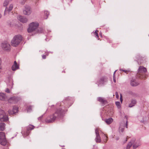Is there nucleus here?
Returning a JSON list of instances; mask_svg holds the SVG:
<instances>
[{"instance_id": "obj_1", "label": "nucleus", "mask_w": 149, "mask_h": 149, "mask_svg": "<svg viewBox=\"0 0 149 149\" xmlns=\"http://www.w3.org/2000/svg\"><path fill=\"white\" fill-rule=\"evenodd\" d=\"M62 111L61 109H57L55 113L48 116L45 119V121L48 123H52L54 122L56 119L59 117L62 114Z\"/></svg>"}, {"instance_id": "obj_2", "label": "nucleus", "mask_w": 149, "mask_h": 149, "mask_svg": "<svg viewBox=\"0 0 149 149\" xmlns=\"http://www.w3.org/2000/svg\"><path fill=\"white\" fill-rule=\"evenodd\" d=\"M22 39V36L19 35L15 36L11 40V45L15 47L19 45Z\"/></svg>"}, {"instance_id": "obj_3", "label": "nucleus", "mask_w": 149, "mask_h": 149, "mask_svg": "<svg viewBox=\"0 0 149 149\" xmlns=\"http://www.w3.org/2000/svg\"><path fill=\"white\" fill-rule=\"evenodd\" d=\"M147 72L146 68L143 66H140L139 68L137 77L140 79H145L146 77V74L144 73Z\"/></svg>"}, {"instance_id": "obj_4", "label": "nucleus", "mask_w": 149, "mask_h": 149, "mask_svg": "<svg viewBox=\"0 0 149 149\" xmlns=\"http://www.w3.org/2000/svg\"><path fill=\"white\" fill-rule=\"evenodd\" d=\"M39 24L37 22H32L29 25V27L27 29L29 33H31L36 30L39 26Z\"/></svg>"}, {"instance_id": "obj_5", "label": "nucleus", "mask_w": 149, "mask_h": 149, "mask_svg": "<svg viewBox=\"0 0 149 149\" xmlns=\"http://www.w3.org/2000/svg\"><path fill=\"white\" fill-rule=\"evenodd\" d=\"M7 143V141L4 133L0 132V144L2 146H5Z\"/></svg>"}, {"instance_id": "obj_6", "label": "nucleus", "mask_w": 149, "mask_h": 149, "mask_svg": "<svg viewBox=\"0 0 149 149\" xmlns=\"http://www.w3.org/2000/svg\"><path fill=\"white\" fill-rule=\"evenodd\" d=\"M8 120V117L4 111H2L0 114V121H6Z\"/></svg>"}, {"instance_id": "obj_7", "label": "nucleus", "mask_w": 149, "mask_h": 149, "mask_svg": "<svg viewBox=\"0 0 149 149\" xmlns=\"http://www.w3.org/2000/svg\"><path fill=\"white\" fill-rule=\"evenodd\" d=\"M2 48L6 51H9L10 49V45L7 42H4L1 44Z\"/></svg>"}, {"instance_id": "obj_8", "label": "nucleus", "mask_w": 149, "mask_h": 149, "mask_svg": "<svg viewBox=\"0 0 149 149\" xmlns=\"http://www.w3.org/2000/svg\"><path fill=\"white\" fill-rule=\"evenodd\" d=\"M31 9L30 7L26 6L23 11V13L25 15H29L31 13Z\"/></svg>"}, {"instance_id": "obj_9", "label": "nucleus", "mask_w": 149, "mask_h": 149, "mask_svg": "<svg viewBox=\"0 0 149 149\" xmlns=\"http://www.w3.org/2000/svg\"><path fill=\"white\" fill-rule=\"evenodd\" d=\"M20 99H21L19 97H13L9 98L8 100V101L9 103H15L19 101Z\"/></svg>"}, {"instance_id": "obj_10", "label": "nucleus", "mask_w": 149, "mask_h": 149, "mask_svg": "<svg viewBox=\"0 0 149 149\" xmlns=\"http://www.w3.org/2000/svg\"><path fill=\"white\" fill-rule=\"evenodd\" d=\"M13 8V5L12 4L10 5L8 7H6L5 11L4 12V15H6L7 13H8L9 12H10L12 10Z\"/></svg>"}, {"instance_id": "obj_11", "label": "nucleus", "mask_w": 149, "mask_h": 149, "mask_svg": "<svg viewBox=\"0 0 149 149\" xmlns=\"http://www.w3.org/2000/svg\"><path fill=\"white\" fill-rule=\"evenodd\" d=\"M132 141L133 147L134 149L136 148L141 145V143L139 141H135V140L134 139H132Z\"/></svg>"}, {"instance_id": "obj_12", "label": "nucleus", "mask_w": 149, "mask_h": 149, "mask_svg": "<svg viewBox=\"0 0 149 149\" xmlns=\"http://www.w3.org/2000/svg\"><path fill=\"white\" fill-rule=\"evenodd\" d=\"M18 111V108L16 106H14L13 107V111L9 110L8 112L9 114L11 115L17 113Z\"/></svg>"}, {"instance_id": "obj_13", "label": "nucleus", "mask_w": 149, "mask_h": 149, "mask_svg": "<svg viewBox=\"0 0 149 149\" xmlns=\"http://www.w3.org/2000/svg\"><path fill=\"white\" fill-rule=\"evenodd\" d=\"M18 19L22 23H26L27 21V19L26 17L21 16H18L17 17Z\"/></svg>"}, {"instance_id": "obj_14", "label": "nucleus", "mask_w": 149, "mask_h": 149, "mask_svg": "<svg viewBox=\"0 0 149 149\" xmlns=\"http://www.w3.org/2000/svg\"><path fill=\"white\" fill-rule=\"evenodd\" d=\"M19 68V66L17 65L16 62L15 61L14 62L13 65L12 67V69L13 71H15Z\"/></svg>"}, {"instance_id": "obj_15", "label": "nucleus", "mask_w": 149, "mask_h": 149, "mask_svg": "<svg viewBox=\"0 0 149 149\" xmlns=\"http://www.w3.org/2000/svg\"><path fill=\"white\" fill-rule=\"evenodd\" d=\"M125 124L124 123H122L120 124L119 129V132L120 133H122L124 130Z\"/></svg>"}, {"instance_id": "obj_16", "label": "nucleus", "mask_w": 149, "mask_h": 149, "mask_svg": "<svg viewBox=\"0 0 149 149\" xmlns=\"http://www.w3.org/2000/svg\"><path fill=\"white\" fill-rule=\"evenodd\" d=\"M102 136L104 143H106L108 140V138L106 134L102 133Z\"/></svg>"}, {"instance_id": "obj_17", "label": "nucleus", "mask_w": 149, "mask_h": 149, "mask_svg": "<svg viewBox=\"0 0 149 149\" xmlns=\"http://www.w3.org/2000/svg\"><path fill=\"white\" fill-rule=\"evenodd\" d=\"M97 100L99 102H101L102 104H105L107 103V101L102 97H98L97 98Z\"/></svg>"}, {"instance_id": "obj_18", "label": "nucleus", "mask_w": 149, "mask_h": 149, "mask_svg": "<svg viewBox=\"0 0 149 149\" xmlns=\"http://www.w3.org/2000/svg\"><path fill=\"white\" fill-rule=\"evenodd\" d=\"M113 121V119L111 118H109L108 119H105V122L108 125L111 124Z\"/></svg>"}, {"instance_id": "obj_19", "label": "nucleus", "mask_w": 149, "mask_h": 149, "mask_svg": "<svg viewBox=\"0 0 149 149\" xmlns=\"http://www.w3.org/2000/svg\"><path fill=\"white\" fill-rule=\"evenodd\" d=\"M5 124L3 123H0V130L3 131L5 129Z\"/></svg>"}, {"instance_id": "obj_20", "label": "nucleus", "mask_w": 149, "mask_h": 149, "mask_svg": "<svg viewBox=\"0 0 149 149\" xmlns=\"http://www.w3.org/2000/svg\"><path fill=\"white\" fill-rule=\"evenodd\" d=\"M136 103V101L135 100H132L131 101V103L129 104V107H130L134 106Z\"/></svg>"}, {"instance_id": "obj_21", "label": "nucleus", "mask_w": 149, "mask_h": 149, "mask_svg": "<svg viewBox=\"0 0 149 149\" xmlns=\"http://www.w3.org/2000/svg\"><path fill=\"white\" fill-rule=\"evenodd\" d=\"M29 133L30 132L29 130H26V132L24 131H22V133L24 137H26L28 136L29 135Z\"/></svg>"}, {"instance_id": "obj_22", "label": "nucleus", "mask_w": 149, "mask_h": 149, "mask_svg": "<svg viewBox=\"0 0 149 149\" xmlns=\"http://www.w3.org/2000/svg\"><path fill=\"white\" fill-rule=\"evenodd\" d=\"M6 97V96L4 94L2 93H0V100H5Z\"/></svg>"}, {"instance_id": "obj_23", "label": "nucleus", "mask_w": 149, "mask_h": 149, "mask_svg": "<svg viewBox=\"0 0 149 149\" xmlns=\"http://www.w3.org/2000/svg\"><path fill=\"white\" fill-rule=\"evenodd\" d=\"M139 84V83L136 82L134 80H131V85L132 86H136Z\"/></svg>"}, {"instance_id": "obj_24", "label": "nucleus", "mask_w": 149, "mask_h": 149, "mask_svg": "<svg viewBox=\"0 0 149 149\" xmlns=\"http://www.w3.org/2000/svg\"><path fill=\"white\" fill-rule=\"evenodd\" d=\"M95 132L96 134V135H100L99 134L100 133V134H101V133H100L101 132H102L101 130L99 128H96L95 130Z\"/></svg>"}, {"instance_id": "obj_25", "label": "nucleus", "mask_w": 149, "mask_h": 149, "mask_svg": "<svg viewBox=\"0 0 149 149\" xmlns=\"http://www.w3.org/2000/svg\"><path fill=\"white\" fill-rule=\"evenodd\" d=\"M107 79L106 78L104 77H102L100 80V83H102L104 82H105L107 81Z\"/></svg>"}, {"instance_id": "obj_26", "label": "nucleus", "mask_w": 149, "mask_h": 149, "mask_svg": "<svg viewBox=\"0 0 149 149\" xmlns=\"http://www.w3.org/2000/svg\"><path fill=\"white\" fill-rule=\"evenodd\" d=\"M95 140L96 142H101V140L100 136V135H96Z\"/></svg>"}, {"instance_id": "obj_27", "label": "nucleus", "mask_w": 149, "mask_h": 149, "mask_svg": "<svg viewBox=\"0 0 149 149\" xmlns=\"http://www.w3.org/2000/svg\"><path fill=\"white\" fill-rule=\"evenodd\" d=\"M132 145V141L128 143L126 147V149H129L131 147Z\"/></svg>"}, {"instance_id": "obj_28", "label": "nucleus", "mask_w": 149, "mask_h": 149, "mask_svg": "<svg viewBox=\"0 0 149 149\" xmlns=\"http://www.w3.org/2000/svg\"><path fill=\"white\" fill-rule=\"evenodd\" d=\"M116 104L118 109H120L121 107L120 104L119 102H116Z\"/></svg>"}, {"instance_id": "obj_29", "label": "nucleus", "mask_w": 149, "mask_h": 149, "mask_svg": "<svg viewBox=\"0 0 149 149\" xmlns=\"http://www.w3.org/2000/svg\"><path fill=\"white\" fill-rule=\"evenodd\" d=\"M44 14L45 15V18L47 19L48 17V16L49 15V12L47 11H45L44 12Z\"/></svg>"}, {"instance_id": "obj_30", "label": "nucleus", "mask_w": 149, "mask_h": 149, "mask_svg": "<svg viewBox=\"0 0 149 149\" xmlns=\"http://www.w3.org/2000/svg\"><path fill=\"white\" fill-rule=\"evenodd\" d=\"M32 106H29L28 107L27 111L28 112H30L32 109Z\"/></svg>"}, {"instance_id": "obj_31", "label": "nucleus", "mask_w": 149, "mask_h": 149, "mask_svg": "<svg viewBox=\"0 0 149 149\" xmlns=\"http://www.w3.org/2000/svg\"><path fill=\"white\" fill-rule=\"evenodd\" d=\"M9 2V1L7 0L5 1L3 3V6L5 7L8 4Z\"/></svg>"}, {"instance_id": "obj_32", "label": "nucleus", "mask_w": 149, "mask_h": 149, "mask_svg": "<svg viewBox=\"0 0 149 149\" xmlns=\"http://www.w3.org/2000/svg\"><path fill=\"white\" fill-rule=\"evenodd\" d=\"M34 128V126H33L32 125H30L29 126L27 130H29H29H33Z\"/></svg>"}, {"instance_id": "obj_33", "label": "nucleus", "mask_w": 149, "mask_h": 149, "mask_svg": "<svg viewBox=\"0 0 149 149\" xmlns=\"http://www.w3.org/2000/svg\"><path fill=\"white\" fill-rule=\"evenodd\" d=\"M98 31L97 30H96L95 32L94 33V34L95 36L97 37V38H99L98 34Z\"/></svg>"}, {"instance_id": "obj_34", "label": "nucleus", "mask_w": 149, "mask_h": 149, "mask_svg": "<svg viewBox=\"0 0 149 149\" xmlns=\"http://www.w3.org/2000/svg\"><path fill=\"white\" fill-rule=\"evenodd\" d=\"M120 71H122L127 74L128 72H130V71L129 70H123V69H120Z\"/></svg>"}, {"instance_id": "obj_35", "label": "nucleus", "mask_w": 149, "mask_h": 149, "mask_svg": "<svg viewBox=\"0 0 149 149\" xmlns=\"http://www.w3.org/2000/svg\"><path fill=\"white\" fill-rule=\"evenodd\" d=\"M10 84L11 85L10 86L9 85H8V88L11 89L13 88V84L12 82H11Z\"/></svg>"}, {"instance_id": "obj_36", "label": "nucleus", "mask_w": 149, "mask_h": 149, "mask_svg": "<svg viewBox=\"0 0 149 149\" xmlns=\"http://www.w3.org/2000/svg\"><path fill=\"white\" fill-rule=\"evenodd\" d=\"M5 92L7 93H9L10 92V91L9 89L8 88H6L5 90Z\"/></svg>"}, {"instance_id": "obj_37", "label": "nucleus", "mask_w": 149, "mask_h": 149, "mask_svg": "<svg viewBox=\"0 0 149 149\" xmlns=\"http://www.w3.org/2000/svg\"><path fill=\"white\" fill-rule=\"evenodd\" d=\"M117 99H118L119 98V96L118 94V93L117 92H116L115 93Z\"/></svg>"}, {"instance_id": "obj_38", "label": "nucleus", "mask_w": 149, "mask_h": 149, "mask_svg": "<svg viewBox=\"0 0 149 149\" xmlns=\"http://www.w3.org/2000/svg\"><path fill=\"white\" fill-rule=\"evenodd\" d=\"M2 63V60L1 58H0V69H2V66L1 65Z\"/></svg>"}, {"instance_id": "obj_39", "label": "nucleus", "mask_w": 149, "mask_h": 149, "mask_svg": "<svg viewBox=\"0 0 149 149\" xmlns=\"http://www.w3.org/2000/svg\"><path fill=\"white\" fill-rule=\"evenodd\" d=\"M120 101L121 102V103H122V102H123V98H122V96L121 94H120Z\"/></svg>"}, {"instance_id": "obj_40", "label": "nucleus", "mask_w": 149, "mask_h": 149, "mask_svg": "<svg viewBox=\"0 0 149 149\" xmlns=\"http://www.w3.org/2000/svg\"><path fill=\"white\" fill-rule=\"evenodd\" d=\"M129 137L128 136L127 137L126 140L124 141H123V143H125L127 141V139H129Z\"/></svg>"}, {"instance_id": "obj_41", "label": "nucleus", "mask_w": 149, "mask_h": 149, "mask_svg": "<svg viewBox=\"0 0 149 149\" xmlns=\"http://www.w3.org/2000/svg\"><path fill=\"white\" fill-rule=\"evenodd\" d=\"M128 121H126V128H127L128 127Z\"/></svg>"}, {"instance_id": "obj_42", "label": "nucleus", "mask_w": 149, "mask_h": 149, "mask_svg": "<svg viewBox=\"0 0 149 149\" xmlns=\"http://www.w3.org/2000/svg\"><path fill=\"white\" fill-rule=\"evenodd\" d=\"M113 81L114 82H116V79H115V77H113Z\"/></svg>"}, {"instance_id": "obj_43", "label": "nucleus", "mask_w": 149, "mask_h": 149, "mask_svg": "<svg viewBox=\"0 0 149 149\" xmlns=\"http://www.w3.org/2000/svg\"><path fill=\"white\" fill-rule=\"evenodd\" d=\"M42 58L43 59H45L46 58V56L45 55L42 56Z\"/></svg>"}, {"instance_id": "obj_44", "label": "nucleus", "mask_w": 149, "mask_h": 149, "mask_svg": "<svg viewBox=\"0 0 149 149\" xmlns=\"http://www.w3.org/2000/svg\"><path fill=\"white\" fill-rule=\"evenodd\" d=\"M116 70L115 71V72H114L113 73V77H115V74L116 73Z\"/></svg>"}, {"instance_id": "obj_45", "label": "nucleus", "mask_w": 149, "mask_h": 149, "mask_svg": "<svg viewBox=\"0 0 149 149\" xmlns=\"http://www.w3.org/2000/svg\"><path fill=\"white\" fill-rule=\"evenodd\" d=\"M119 139V138L118 137H117V138H116V140H118Z\"/></svg>"}, {"instance_id": "obj_46", "label": "nucleus", "mask_w": 149, "mask_h": 149, "mask_svg": "<svg viewBox=\"0 0 149 149\" xmlns=\"http://www.w3.org/2000/svg\"><path fill=\"white\" fill-rule=\"evenodd\" d=\"M7 1H12V0H7Z\"/></svg>"}, {"instance_id": "obj_47", "label": "nucleus", "mask_w": 149, "mask_h": 149, "mask_svg": "<svg viewBox=\"0 0 149 149\" xmlns=\"http://www.w3.org/2000/svg\"><path fill=\"white\" fill-rule=\"evenodd\" d=\"M1 17V14H0V18Z\"/></svg>"}]
</instances>
